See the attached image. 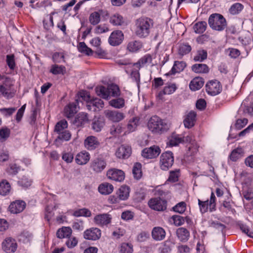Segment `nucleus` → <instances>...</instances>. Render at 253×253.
Returning a JSON list of instances; mask_svg holds the SVG:
<instances>
[{
  "label": "nucleus",
  "instance_id": "obj_1",
  "mask_svg": "<svg viewBox=\"0 0 253 253\" xmlns=\"http://www.w3.org/2000/svg\"><path fill=\"white\" fill-rule=\"evenodd\" d=\"M135 34L140 38L148 37L153 27V21L147 17H141L136 20Z\"/></svg>",
  "mask_w": 253,
  "mask_h": 253
},
{
  "label": "nucleus",
  "instance_id": "obj_2",
  "mask_svg": "<svg viewBox=\"0 0 253 253\" xmlns=\"http://www.w3.org/2000/svg\"><path fill=\"white\" fill-rule=\"evenodd\" d=\"M97 95L103 99L109 100L111 97H118L120 95L121 91L118 85L112 84L105 87L103 85L95 87Z\"/></svg>",
  "mask_w": 253,
  "mask_h": 253
},
{
  "label": "nucleus",
  "instance_id": "obj_3",
  "mask_svg": "<svg viewBox=\"0 0 253 253\" xmlns=\"http://www.w3.org/2000/svg\"><path fill=\"white\" fill-rule=\"evenodd\" d=\"M147 126L154 133H162L168 129V126L165 121L157 116H153L149 120Z\"/></svg>",
  "mask_w": 253,
  "mask_h": 253
},
{
  "label": "nucleus",
  "instance_id": "obj_4",
  "mask_svg": "<svg viewBox=\"0 0 253 253\" xmlns=\"http://www.w3.org/2000/svg\"><path fill=\"white\" fill-rule=\"evenodd\" d=\"M209 26L213 30L223 31L227 27V22L223 16L219 13L211 14L208 19Z\"/></svg>",
  "mask_w": 253,
  "mask_h": 253
},
{
  "label": "nucleus",
  "instance_id": "obj_5",
  "mask_svg": "<svg viewBox=\"0 0 253 253\" xmlns=\"http://www.w3.org/2000/svg\"><path fill=\"white\" fill-rule=\"evenodd\" d=\"M16 91L12 81L10 79H6L0 84V98H12L15 95Z\"/></svg>",
  "mask_w": 253,
  "mask_h": 253
},
{
  "label": "nucleus",
  "instance_id": "obj_6",
  "mask_svg": "<svg viewBox=\"0 0 253 253\" xmlns=\"http://www.w3.org/2000/svg\"><path fill=\"white\" fill-rule=\"evenodd\" d=\"M216 198L213 192H211L210 200L202 201L198 199V205L200 211L202 213H205L208 211V209L210 212H213L216 210Z\"/></svg>",
  "mask_w": 253,
  "mask_h": 253
},
{
  "label": "nucleus",
  "instance_id": "obj_7",
  "mask_svg": "<svg viewBox=\"0 0 253 253\" xmlns=\"http://www.w3.org/2000/svg\"><path fill=\"white\" fill-rule=\"evenodd\" d=\"M174 163L173 153L170 151H167L162 153L160 156V166L163 170H168Z\"/></svg>",
  "mask_w": 253,
  "mask_h": 253
},
{
  "label": "nucleus",
  "instance_id": "obj_8",
  "mask_svg": "<svg viewBox=\"0 0 253 253\" xmlns=\"http://www.w3.org/2000/svg\"><path fill=\"white\" fill-rule=\"evenodd\" d=\"M149 207L157 211H164L167 209V202L160 197L151 198L148 202Z\"/></svg>",
  "mask_w": 253,
  "mask_h": 253
},
{
  "label": "nucleus",
  "instance_id": "obj_9",
  "mask_svg": "<svg viewBox=\"0 0 253 253\" xmlns=\"http://www.w3.org/2000/svg\"><path fill=\"white\" fill-rule=\"evenodd\" d=\"M104 113L108 120L114 123L119 122L125 118L124 113L117 110H106Z\"/></svg>",
  "mask_w": 253,
  "mask_h": 253
},
{
  "label": "nucleus",
  "instance_id": "obj_10",
  "mask_svg": "<svg viewBox=\"0 0 253 253\" xmlns=\"http://www.w3.org/2000/svg\"><path fill=\"white\" fill-rule=\"evenodd\" d=\"M206 87L208 93L212 96L219 94L222 90L220 83L217 80L211 81L208 82L206 84Z\"/></svg>",
  "mask_w": 253,
  "mask_h": 253
},
{
  "label": "nucleus",
  "instance_id": "obj_11",
  "mask_svg": "<svg viewBox=\"0 0 253 253\" xmlns=\"http://www.w3.org/2000/svg\"><path fill=\"white\" fill-rule=\"evenodd\" d=\"M161 153V149L158 146L153 145L144 149L141 152V155L146 159H153L158 157Z\"/></svg>",
  "mask_w": 253,
  "mask_h": 253
},
{
  "label": "nucleus",
  "instance_id": "obj_12",
  "mask_svg": "<svg viewBox=\"0 0 253 253\" xmlns=\"http://www.w3.org/2000/svg\"><path fill=\"white\" fill-rule=\"evenodd\" d=\"M83 236L86 240L96 241L101 237V231L98 228L92 227L85 230Z\"/></svg>",
  "mask_w": 253,
  "mask_h": 253
},
{
  "label": "nucleus",
  "instance_id": "obj_13",
  "mask_svg": "<svg viewBox=\"0 0 253 253\" xmlns=\"http://www.w3.org/2000/svg\"><path fill=\"white\" fill-rule=\"evenodd\" d=\"M17 248L16 241L11 237L5 238L2 243V250L6 253H14Z\"/></svg>",
  "mask_w": 253,
  "mask_h": 253
},
{
  "label": "nucleus",
  "instance_id": "obj_14",
  "mask_svg": "<svg viewBox=\"0 0 253 253\" xmlns=\"http://www.w3.org/2000/svg\"><path fill=\"white\" fill-rule=\"evenodd\" d=\"M124 34L121 30H115L110 35L108 39V42L112 46H117L120 44L124 40Z\"/></svg>",
  "mask_w": 253,
  "mask_h": 253
},
{
  "label": "nucleus",
  "instance_id": "obj_15",
  "mask_svg": "<svg viewBox=\"0 0 253 253\" xmlns=\"http://www.w3.org/2000/svg\"><path fill=\"white\" fill-rule=\"evenodd\" d=\"M111 215L108 213L98 214L94 216L93 222L94 223L101 227L107 226L111 222Z\"/></svg>",
  "mask_w": 253,
  "mask_h": 253
},
{
  "label": "nucleus",
  "instance_id": "obj_16",
  "mask_svg": "<svg viewBox=\"0 0 253 253\" xmlns=\"http://www.w3.org/2000/svg\"><path fill=\"white\" fill-rule=\"evenodd\" d=\"M107 176L113 180L121 182L125 179V173L122 170L112 169L108 170Z\"/></svg>",
  "mask_w": 253,
  "mask_h": 253
},
{
  "label": "nucleus",
  "instance_id": "obj_17",
  "mask_svg": "<svg viewBox=\"0 0 253 253\" xmlns=\"http://www.w3.org/2000/svg\"><path fill=\"white\" fill-rule=\"evenodd\" d=\"M106 166V161L101 158H96L92 160L90 163V168L95 172H100Z\"/></svg>",
  "mask_w": 253,
  "mask_h": 253
},
{
  "label": "nucleus",
  "instance_id": "obj_18",
  "mask_svg": "<svg viewBox=\"0 0 253 253\" xmlns=\"http://www.w3.org/2000/svg\"><path fill=\"white\" fill-rule=\"evenodd\" d=\"M131 154V148L127 145H121L115 153L116 157L119 159H127Z\"/></svg>",
  "mask_w": 253,
  "mask_h": 253
},
{
  "label": "nucleus",
  "instance_id": "obj_19",
  "mask_svg": "<svg viewBox=\"0 0 253 253\" xmlns=\"http://www.w3.org/2000/svg\"><path fill=\"white\" fill-rule=\"evenodd\" d=\"M152 239L156 241L163 240L166 236V232L164 228L160 226L154 227L151 231Z\"/></svg>",
  "mask_w": 253,
  "mask_h": 253
},
{
  "label": "nucleus",
  "instance_id": "obj_20",
  "mask_svg": "<svg viewBox=\"0 0 253 253\" xmlns=\"http://www.w3.org/2000/svg\"><path fill=\"white\" fill-rule=\"evenodd\" d=\"M197 114L193 111H190L185 116L183 120L184 126L188 128L192 127L196 122Z\"/></svg>",
  "mask_w": 253,
  "mask_h": 253
},
{
  "label": "nucleus",
  "instance_id": "obj_21",
  "mask_svg": "<svg viewBox=\"0 0 253 253\" xmlns=\"http://www.w3.org/2000/svg\"><path fill=\"white\" fill-rule=\"evenodd\" d=\"M26 204L23 201H16L10 204L9 210L11 213L17 214L22 212L25 208Z\"/></svg>",
  "mask_w": 253,
  "mask_h": 253
},
{
  "label": "nucleus",
  "instance_id": "obj_22",
  "mask_svg": "<svg viewBox=\"0 0 253 253\" xmlns=\"http://www.w3.org/2000/svg\"><path fill=\"white\" fill-rule=\"evenodd\" d=\"M100 144L98 139L94 136H89L84 140L85 147L89 150H92L96 148Z\"/></svg>",
  "mask_w": 253,
  "mask_h": 253
},
{
  "label": "nucleus",
  "instance_id": "obj_23",
  "mask_svg": "<svg viewBox=\"0 0 253 253\" xmlns=\"http://www.w3.org/2000/svg\"><path fill=\"white\" fill-rule=\"evenodd\" d=\"M57 134V137L54 140L57 146L61 145L64 141H69L71 137V133L69 130L61 132Z\"/></svg>",
  "mask_w": 253,
  "mask_h": 253
},
{
  "label": "nucleus",
  "instance_id": "obj_24",
  "mask_svg": "<svg viewBox=\"0 0 253 253\" xmlns=\"http://www.w3.org/2000/svg\"><path fill=\"white\" fill-rule=\"evenodd\" d=\"M90 155L86 152H81L78 153L75 158L76 163L80 165L86 164L89 160Z\"/></svg>",
  "mask_w": 253,
  "mask_h": 253
},
{
  "label": "nucleus",
  "instance_id": "obj_25",
  "mask_svg": "<svg viewBox=\"0 0 253 253\" xmlns=\"http://www.w3.org/2000/svg\"><path fill=\"white\" fill-rule=\"evenodd\" d=\"M176 235L180 241L186 242L190 237V233L188 230L184 227L178 228L176 232Z\"/></svg>",
  "mask_w": 253,
  "mask_h": 253
},
{
  "label": "nucleus",
  "instance_id": "obj_26",
  "mask_svg": "<svg viewBox=\"0 0 253 253\" xmlns=\"http://www.w3.org/2000/svg\"><path fill=\"white\" fill-rule=\"evenodd\" d=\"M204 81L201 77H196L190 83L189 87L191 90L196 91L200 89L204 85Z\"/></svg>",
  "mask_w": 253,
  "mask_h": 253
},
{
  "label": "nucleus",
  "instance_id": "obj_27",
  "mask_svg": "<svg viewBox=\"0 0 253 253\" xmlns=\"http://www.w3.org/2000/svg\"><path fill=\"white\" fill-rule=\"evenodd\" d=\"M87 114L85 113H80L76 117L74 125L77 127L82 126L88 121Z\"/></svg>",
  "mask_w": 253,
  "mask_h": 253
},
{
  "label": "nucleus",
  "instance_id": "obj_28",
  "mask_svg": "<svg viewBox=\"0 0 253 253\" xmlns=\"http://www.w3.org/2000/svg\"><path fill=\"white\" fill-rule=\"evenodd\" d=\"M152 60V56L149 54H147L141 57L136 63L133 64V66L136 67L138 69H140L145 64L151 63Z\"/></svg>",
  "mask_w": 253,
  "mask_h": 253
},
{
  "label": "nucleus",
  "instance_id": "obj_29",
  "mask_svg": "<svg viewBox=\"0 0 253 253\" xmlns=\"http://www.w3.org/2000/svg\"><path fill=\"white\" fill-rule=\"evenodd\" d=\"M109 22L113 26H122L125 23V20L120 14L115 13L110 16Z\"/></svg>",
  "mask_w": 253,
  "mask_h": 253
},
{
  "label": "nucleus",
  "instance_id": "obj_30",
  "mask_svg": "<svg viewBox=\"0 0 253 253\" xmlns=\"http://www.w3.org/2000/svg\"><path fill=\"white\" fill-rule=\"evenodd\" d=\"M98 191L102 195H108L111 193L114 189L113 186L108 182H104L99 185Z\"/></svg>",
  "mask_w": 253,
  "mask_h": 253
},
{
  "label": "nucleus",
  "instance_id": "obj_31",
  "mask_svg": "<svg viewBox=\"0 0 253 253\" xmlns=\"http://www.w3.org/2000/svg\"><path fill=\"white\" fill-rule=\"evenodd\" d=\"M72 233V230L70 227H63L57 230L56 236L57 238L60 239L69 238L71 236Z\"/></svg>",
  "mask_w": 253,
  "mask_h": 253
},
{
  "label": "nucleus",
  "instance_id": "obj_32",
  "mask_svg": "<svg viewBox=\"0 0 253 253\" xmlns=\"http://www.w3.org/2000/svg\"><path fill=\"white\" fill-rule=\"evenodd\" d=\"M77 102L70 103L66 106L64 109L65 115L69 118L73 117L77 113Z\"/></svg>",
  "mask_w": 253,
  "mask_h": 253
},
{
  "label": "nucleus",
  "instance_id": "obj_33",
  "mask_svg": "<svg viewBox=\"0 0 253 253\" xmlns=\"http://www.w3.org/2000/svg\"><path fill=\"white\" fill-rule=\"evenodd\" d=\"M186 66V63L183 61H175L172 69L169 72L168 75L179 73L184 70Z\"/></svg>",
  "mask_w": 253,
  "mask_h": 253
},
{
  "label": "nucleus",
  "instance_id": "obj_34",
  "mask_svg": "<svg viewBox=\"0 0 253 253\" xmlns=\"http://www.w3.org/2000/svg\"><path fill=\"white\" fill-rule=\"evenodd\" d=\"M68 127V123L65 120H62L59 122H58L54 128V132L56 134H58L61 132H63L64 131H67Z\"/></svg>",
  "mask_w": 253,
  "mask_h": 253
},
{
  "label": "nucleus",
  "instance_id": "obj_35",
  "mask_svg": "<svg viewBox=\"0 0 253 253\" xmlns=\"http://www.w3.org/2000/svg\"><path fill=\"white\" fill-rule=\"evenodd\" d=\"M184 142H185L184 137H182L179 134L173 133L169 140V145L174 146Z\"/></svg>",
  "mask_w": 253,
  "mask_h": 253
},
{
  "label": "nucleus",
  "instance_id": "obj_36",
  "mask_svg": "<svg viewBox=\"0 0 253 253\" xmlns=\"http://www.w3.org/2000/svg\"><path fill=\"white\" fill-rule=\"evenodd\" d=\"M130 189L126 185L122 186L118 193L119 198L121 200H126L129 195Z\"/></svg>",
  "mask_w": 253,
  "mask_h": 253
},
{
  "label": "nucleus",
  "instance_id": "obj_37",
  "mask_svg": "<svg viewBox=\"0 0 253 253\" xmlns=\"http://www.w3.org/2000/svg\"><path fill=\"white\" fill-rule=\"evenodd\" d=\"M109 104L115 108L121 109L125 106V101L123 98L118 97L109 101Z\"/></svg>",
  "mask_w": 253,
  "mask_h": 253
},
{
  "label": "nucleus",
  "instance_id": "obj_38",
  "mask_svg": "<svg viewBox=\"0 0 253 253\" xmlns=\"http://www.w3.org/2000/svg\"><path fill=\"white\" fill-rule=\"evenodd\" d=\"M244 151L242 148L238 147L233 150L230 155V159L233 162L237 161L244 156Z\"/></svg>",
  "mask_w": 253,
  "mask_h": 253
},
{
  "label": "nucleus",
  "instance_id": "obj_39",
  "mask_svg": "<svg viewBox=\"0 0 253 253\" xmlns=\"http://www.w3.org/2000/svg\"><path fill=\"white\" fill-rule=\"evenodd\" d=\"M192 70L196 73H207L209 69L205 64H195L192 66Z\"/></svg>",
  "mask_w": 253,
  "mask_h": 253
},
{
  "label": "nucleus",
  "instance_id": "obj_40",
  "mask_svg": "<svg viewBox=\"0 0 253 253\" xmlns=\"http://www.w3.org/2000/svg\"><path fill=\"white\" fill-rule=\"evenodd\" d=\"M177 87L175 84H169L166 85L163 90L159 93V96H161L164 94H170L173 93L176 89Z\"/></svg>",
  "mask_w": 253,
  "mask_h": 253
},
{
  "label": "nucleus",
  "instance_id": "obj_41",
  "mask_svg": "<svg viewBox=\"0 0 253 253\" xmlns=\"http://www.w3.org/2000/svg\"><path fill=\"white\" fill-rule=\"evenodd\" d=\"M139 119L138 117H133L130 119L127 125V129L128 132L134 131L139 125Z\"/></svg>",
  "mask_w": 253,
  "mask_h": 253
},
{
  "label": "nucleus",
  "instance_id": "obj_42",
  "mask_svg": "<svg viewBox=\"0 0 253 253\" xmlns=\"http://www.w3.org/2000/svg\"><path fill=\"white\" fill-rule=\"evenodd\" d=\"M78 49L79 52L86 55L90 56L93 55V51L90 48L87 47L84 42H79Z\"/></svg>",
  "mask_w": 253,
  "mask_h": 253
},
{
  "label": "nucleus",
  "instance_id": "obj_43",
  "mask_svg": "<svg viewBox=\"0 0 253 253\" xmlns=\"http://www.w3.org/2000/svg\"><path fill=\"white\" fill-rule=\"evenodd\" d=\"M11 189L10 184L6 180L0 183V195L5 196L9 193Z\"/></svg>",
  "mask_w": 253,
  "mask_h": 253
},
{
  "label": "nucleus",
  "instance_id": "obj_44",
  "mask_svg": "<svg viewBox=\"0 0 253 253\" xmlns=\"http://www.w3.org/2000/svg\"><path fill=\"white\" fill-rule=\"evenodd\" d=\"M207 27V22L201 21L196 23L193 27L194 32L197 34H202L206 30Z\"/></svg>",
  "mask_w": 253,
  "mask_h": 253
},
{
  "label": "nucleus",
  "instance_id": "obj_45",
  "mask_svg": "<svg viewBox=\"0 0 253 253\" xmlns=\"http://www.w3.org/2000/svg\"><path fill=\"white\" fill-rule=\"evenodd\" d=\"M142 43L140 41H134L130 42L127 45V49L131 52H136L141 48Z\"/></svg>",
  "mask_w": 253,
  "mask_h": 253
},
{
  "label": "nucleus",
  "instance_id": "obj_46",
  "mask_svg": "<svg viewBox=\"0 0 253 253\" xmlns=\"http://www.w3.org/2000/svg\"><path fill=\"white\" fill-rule=\"evenodd\" d=\"M141 164L139 163L134 164L132 168V173L134 178L139 179L142 176Z\"/></svg>",
  "mask_w": 253,
  "mask_h": 253
},
{
  "label": "nucleus",
  "instance_id": "obj_47",
  "mask_svg": "<svg viewBox=\"0 0 253 253\" xmlns=\"http://www.w3.org/2000/svg\"><path fill=\"white\" fill-rule=\"evenodd\" d=\"M208 54L206 50L199 49L197 51L196 54L194 57L195 61L202 62L207 58Z\"/></svg>",
  "mask_w": 253,
  "mask_h": 253
},
{
  "label": "nucleus",
  "instance_id": "obj_48",
  "mask_svg": "<svg viewBox=\"0 0 253 253\" xmlns=\"http://www.w3.org/2000/svg\"><path fill=\"white\" fill-rule=\"evenodd\" d=\"M100 14L95 11L90 14L88 20L91 25H96L100 22Z\"/></svg>",
  "mask_w": 253,
  "mask_h": 253
},
{
  "label": "nucleus",
  "instance_id": "obj_49",
  "mask_svg": "<svg viewBox=\"0 0 253 253\" xmlns=\"http://www.w3.org/2000/svg\"><path fill=\"white\" fill-rule=\"evenodd\" d=\"M173 224L176 226H179L184 224L185 220H188L189 219L187 217H183L179 215H173L171 217Z\"/></svg>",
  "mask_w": 253,
  "mask_h": 253
},
{
  "label": "nucleus",
  "instance_id": "obj_50",
  "mask_svg": "<svg viewBox=\"0 0 253 253\" xmlns=\"http://www.w3.org/2000/svg\"><path fill=\"white\" fill-rule=\"evenodd\" d=\"M191 50V47L187 43H181L178 47V53L181 55H184Z\"/></svg>",
  "mask_w": 253,
  "mask_h": 253
},
{
  "label": "nucleus",
  "instance_id": "obj_51",
  "mask_svg": "<svg viewBox=\"0 0 253 253\" xmlns=\"http://www.w3.org/2000/svg\"><path fill=\"white\" fill-rule=\"evenodd\" d=\"M244 8V6L240 3H235L231 5L229 9L230 13L232 15H235L240 12Z\"/></svg>",
  "mask_w": 253,
  "mask_h": 253
},
{
  "label": "nucleus",
  "instance_id": "obj_52",
  "mask_svg": "<svg viewBox=\"0 0 253 253\" xmlns=\"http://www.w3.org/2000/svg\"><path fill=\"white\" fill-rule=\"evenodd\" d=\"M104 126V122L101 119L95 120L92 123V128L96 132H99Z\"/></svg>",
  "mask_w": 253,
  "mask_h": 253
},
{
  "label": "nucleus",
  "instance_id": "obj_53",
  "mask_svg": "<svg viewBox=\"0 0 253 253\" xmlns=\"http://www.w3.org/2000/svg\"><path fill=\"white\" fill-rule=\"evenodd\" d=\"M65 70V67L64 66H59L55 64L51 66L50 71L54 75H58L60 74H64Z\"/></svg>",
  "mask_w": 253,
  "mask_h": 253
},
{
  "label": "nucleus",
  "instance_id": "obj_54",
  "mask_svg": "<svg viewBox=\"0 0 253 253\" xmlns=\"http://www.w3.org/2000/svg\"><path fill=\"white\" fill-rule=\"evenodd\" d=\"M221 209L227 213L229 212L234 213V212H235V209L233 208L230 202L225 201H223L221 207Z\"/></svg>",
  "mask_w": 253,
  "mask_h": 253
},
{
  "label": "nucleus",
  "instance_id": "obj_55",
  "mask_svg": "<svg viewBox=\"0 0 253 253\" xmlns=\"http://www.w3.org/2000/svg\"><path fill=\"white\" fill-rule=\"evenodd\" d=\"M133 246L131 244L124 243H122L120 250V253H132Z\"/></svg>",
  "mask_w": 253,
  "mask_h": 253
},
{
  "label": "nucleus",
  "instance_id": "obj_56",
  "mask_svg": "<svg viewBox=\"0 0 253 253\" xmlns=\"http://www.w3.org/2000/svg\"><path fill=\"white\" fill-rule=\"evenodd\" d=\"M186 205L184 202H181L172 208L173 210L176 212L183 213L186 210Z\"/></svg>",
  "mask_w": 253,
  "mask_h": 253
},
{
  "label": "nucleus",
  "instance_id": "obj_57",
  "mask_svg": "<svg viewBox=\"0 0 253 253\" xmlns=\"http://www.w3.org/2000/svg\"><path fill=\"white\" fill-rule=\"evenodd\" d=\"M64 54L63 52H55L52 56V60L55 63L65 62Z\"/></svg>",
  "mask_w": 253,
  "mask_h": 253
},
{
  "label": "nucleus",
  "instance_id": "obj_58",
  "mask_svg": "<svg viewBox=\"0 0 253 253\" xmlns=\"http://www.w3.org/2000/svg\"><path fill=\"white\" fill-rule=\"evenodd\" d=\"M139 69L134 67L130 74L131 78L137 83L138 86L140 84V73L139 72Z\"/></svg>",
  "mask_w": 253,
  "mask_h": 253
},
{
  "label": "nucleus",
  "instance_id": "obj_59",
  "mask_svg": "<svg viewBox=\"0 0 253 253\" xmlns=\"http://www.w3.org/2000/svg\"><path fill=\"white\" fill-rule=\"evenodd\" d=\"M10 130L7 127L0 129V140L2 142L5 141L10 135Z\"/></svg>",
  "mask_w": 253,
  "mask_h": 253
},
{
  "label": "nucleus",
  "instance_id": "obj_60",
  "mask_svg": "<svg viewBox=\"0 0 253 253\" xmlns=\"http://www.w3.org/2000/svg\"><path fill=\"white\" fill-rule=\"evenodd\" d=\"M68 240L66 241L65 244L68 248L72 249L75 247L78 243V240L75 237H69L68 238Z\"/></svg>",
  "mask_w": 253,
  "mask_h": 253
},
{
  "label": "nucleus",
  "instance_id": "obj_61",
  "mask_svg": "<svg viewBox=\"0 0 253 253\" xmlns=\"http://www.w3.org/2000/svg\"><path fill=\"white\" fill-rule=\"evenodd\" d=\"M56 13V12L53 11L50 13L49 15H47V17H49V23H47L46 22L45 20L44 19L43 20V24L44 27L46 29H49L50 27H53L54 26L53 19V15Z\"/></svg>",
  "mask_w": 253,
  "mask_h": 253
},
{
  "label": "nucleus",
  "instance_id": "obj_62",
  "mask_svg": "<svg viewBox=\"0 0 253 253\" xmlns=\"http://www.w3.org/2000/svg\"><path fill=\"white\" fill-rule=\"evenodd\" d=\"M149 238V234L146 231H142L136 237V241L138 242H144Z\"/></svg>",
  "mask_w": 253,
  "mask_h": 253
},
{
  "label": "nucleus",
  "instance_id": "obj_63",
  "mask_svg": "<svg viewBox=\"0 0 253 253\" xmlns=\"http://www.w3.org/2000/svg\"><path fill=\"white\" fill-rule=\"evenodd\" d=\"M33 237L32 234L28 232L24 231L20 235V240L23 241V242L26 243L30 242Z\"/></svg>",
  "mask_w": 253,
  "mask_h": 253
},
{
  "label": "nucleus",
  "instance_id": "obj_64",
  "mask_svg": "<svg viewBox=\"0 0 253 253\" xmlns=\"http://www.w3.org/2000/svg\"><path fill=\"white\" fill-rule=\"evenodd\" d=\"M19 170V168L15 164H10L7 169V172L10 175H15Z\"/></svg>",
  "mask_w": 253,
  "mask_h": 253
}]
</instances>
